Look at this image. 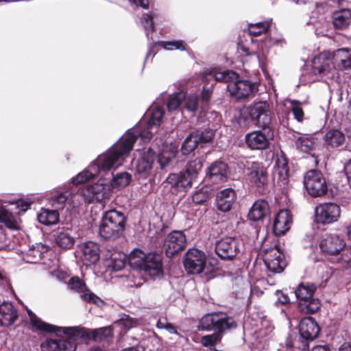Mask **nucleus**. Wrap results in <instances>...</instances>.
I'll return each instance as SVG.
<instances>
[{
	"label": "nucleus",
	"mask_w": 351,
	"mask_h": 351,
	"mask_svg": "<svg viewBox=\"0 0 351 351\" xmlns=\"http://www.w3.org/2000/svg\"><path fill=\"white\" fill-rule=\"evenodd\" d=\"M276 295L278 296V301L280 303H281L282 304H286L289 303L290 300H289V296L287 294H285L281 291H278L276 293Z\"/></svg>",
	"instance_id": "nucleus-62"
},
{
	"label": "nucleus",
	"mask_w": 351,
	"mask_h": 351,
	"mask_svg": "<svg viewBox=\"0 0 351 351\" xmlns=\"http://www.w3.org/2000/svg\"><path fill=\"white\" fill-rule=\"evenodd\" d=\"M291 110L292 111L294 118L298 121L302 122L304 117V113L301 106V103L296 100L290 101Z\"/></svg>",
	"instance_id": "nucleus-54"
},
{
	"label": "nucleus",
	"mask_w": 351,
	"mask_h": 351,
	"mask_svg": "<svg viewBox=\"0 0 351 351\" xmlns=\"http://www.w3.org/2000/svg\"><path fill=\"white\" fill-rule=\"evenodd\" d=\"M231 97L236 99H244L253 97L257 91V85L247 80H239L238 77L227 86Z\"/></svg>",
	"instance_id": "nucleus-10"
},
{
	"label": "nucleus",
	"mask_w": 351,
	"mask_h": 351,
	"mask_svg": "<svg viewBox=\"0 0 351 351\" xmlns=\"http://www.w3.org/2000/svg\"><path fill=\"white\" fill-rule=\"evenodd\" d=\"M151 110L147 128L141 132H136V136L139 135L145 141L151 139L154 130V132L156 131V128L160 124L164 114L163 110L157 106H152ZM132 132L135 134L134 132Z\"/></svg>",
	"instance_id": "nucleus-22"
},
{
	"label": "nucleus",
	"mask_w": 351,
	"mask_h": 351,
	"mask_svg": "<svg viewBox=\"0 0 351 351\" xmlns=\"http://www.w3.org/2000/svg\"><path fill=\"white\" fill-rule=\"evenodd\" d=\"M249 179L258 187L265 186L267 182L266 169L260 164L253 162L250 167Z\"/></svg>",
	"instance_id": "nucleus-32"
},
{
	"label": "nucleus",
	"mask_w": 351,
	"mask_h": 351,
	"mask_svg": "<svg viewBox=\"0 0 351 351\" xmlns=\"http://www.w3.org/2000/svg\"><path fill=\"white\" fill-rule=\"evenodd\" d=\"M314 140L306 135L298 137L295 141L296 147L303 152H310L314 147Z\"/></svg>",
	"instance_id": "nucleus-45"
},
{
	"label": "nucleus",
	"mask_w": 351,
	"mask_h": 351,
	"mask_svg": "<svg viewBox=\"0 0 351 351\" xmlns=\"http://www.w3.org/2000/svg\"><path fill=\"white\" fill-rule=\"evenodd\" d=\"M65 327H58L56 328L57 333L63 332L64 337L60 339H47L44 341L40 348L42 351H75L76 341L73 338L69 337V334L64 332L63 328Z\"/></svg>",
	"instance_id": "nucleus-9"
},
{
	"label": "nucleus",
	"mask_w": 351,
	"mask_h": 351,
	"mask_svg": "<svg viewBox=\"0 0 351 351\" xmlns=\"http://www.w3.org/2000/svg\"><path fill=\"white\" fill-rule=\"evenodd\" d=\"M141 23L146 31V35L147 38L149 37V30L153 31L154 29V24L152 21V17L149 14H144L143 16Z\"/></svg>",
	"instance_id": "nucleus-57"
},
{
	"label": "nucleus",
	"mask_w": 351,
	"mask_h": 351,
	"mask_svg": "<svg viewBox=\"0 0 351 351\" xmlns=\"http://www.w3.org/2000/svg\"><path fill=\"white\" fill-rule=\"evenodd\" d=\"M131 181V175L127 172L117 174L111 183L112 187L122 189L128 186Z\"/></svg>",
	"instance_id": "nucleus-46"
},
{
	"label": "nucleus",
	"mask_w": 351,
	"mask_h": 351,
	"mask_svg": "<svg viewBox=\"0 0 351 351\" xmlns=\"http://www.w3.org/2000/svg\"><path fill=\"white\" fill-rule=\"evenodd\" d=\"M178 147L174 143H170L163 147L158 155V163L161 169H165L171 160L176 158L178 153Z\"/></svg>",
	"instance_id": "nucleus-34"
},
{
	"label": "nucleus",
	"mask_w": 351,
	"mask_h": 351,
	"mask_svg": "<svg viewBox=\"0 0 351 351\" xmlns=\"http://www.w3.org/2000/svg\"><path fill=\"white\" fill-rule=\"evenodd\" d=\"M154 161V152L149 148H145L141 152V156L136 165V173L142 178H147L151 174Z\"/></svg>",
	"instance_id": "nucleus-21"
},
{
	"label": "nucleus",
	"mask_w": 351,
	"mask_h": 351,
	"mask_svg": "<svg viewBox=\"0 0 351 351\" xmlns=\"http://www.w3.org/2000/svg\"><path fill=\"white\" fill-rule=\"evenodd\" d=\"M212 91L210 89H203L202 92V99L204 101L207 102L211 96Z\"/></svg>",
	"instance_id": "nucleus-64"
},
{
	"label": "nucleus",
	"mask_w": 351,
	"mask_h": 351,
	"mask_svg": "<svg viewBox=\"0 0 351 351\" xmlns=\"http://www.w3.org/2000/svg\"><path fill=\"white\" fill-rule=\"evenodd\" d=\"M0 222L3 223L8 228L17 230L20 228V221L12 213L3 206H0Z\"/></svg>",
	"instance_id": "nucleus-38"
},
{
	"label": "nucleus",
	"mask_w": 351,
	"mask_h": 351,
	"mask_svg": "<svg viewBox=\"0 0 351 351\" xmlns=\"http://www.w3.org/2000/svg\"><path fill=\"white\" fill-rule=\"evenodd\" d=\"M335 70L351 69V51L346 48L339 49L332 53Z\"/></svg>",
	"instance_id": "nucleus-31"
},
{
	"label": "nucleus",
	"mask_w": 351,
	"mask_h": 351,
	"mask_svg": "<svg viewBox=\"0 0 351 351\" xmlns=\"http://www.w3.org/2000/svg\"><path fill=\"white\" fill-rule=\"evenodd\" d=\"M273 176L274 180L282 185L288 182L289 168L287 159L283 156L277 157Z\"/></svg>",
	"instance_id": "nucleus-30"
},
{
	"label": "nucleus",
	"mask_w": 351,
	"mask_h": 351,
	"mask_svg": "<svg viewBox=\"0 0 351 351\" xmlns=\"http://www.w3.org/2000/svg\"><path fill=\"white\" fill-rule=\"evenodd\" d=\"M136 140V135L128 131L114 147L97 157L95 162L90 165V169L98 173L122 165L124 158L128 156Z\"/></svg>",
	"instance_id": "nucleus-1"
},
{
	"label": "nucleus",
	"mask_w": 351,
	"mask_h": 351,
	"mask_svg": "<svg viewBox=\"0 0 351 351\" xmlns=\"http://www.w3.org/2000/svg\"><path fill=\"white\" fill-rule=\"evenodd\" d=\"M227 177L228 165L223 162H215L206 170V178L213 184L223 182Z\"/></svg>",
	"instance_id": "nucleus-23"
},
{
	"label": "nucleus",
	"mask_w": 351,
	"mask_h": 351,
	"mask_svg": "<svg viewBox=\"0 0 351 351\" xmlns=\"http://www.w3.org/2000/svg\"><path fill=\"white\" fill-rule=\"evenodd\" d=\"M236 200L235 191L230 188L219 191L216 197V204L218 210L221 212H228Z\"/></svg>",
	"instance_id": "nucleus-27"
},
{
	"label": "nucleus",
	"mask_w": 351,
	"mask_h": 351,
	"mask_svg": "<svg viewBox=\"0 0 351 351\" xmlns=\"http://www.w3.org/2000/svg\"><path fill=\"white\" fill-rule=\"evenodd\" d=\"M346 241L337 234H328L323 237L319 241V248L330 261L339 250L346 247Z\"/></svg>",
	"instance_id": "nucleus-11"
},
{
	"label": "nucleus",
	"mask_w": 351,
	"mask_h": 351,
	"mask_svg": "<svg viewBox=\"0 0 351 351\" xmlns=\"http://www.w3.org/2000/svg\"><path fill=\"white\" fill-rule=\"evenodd\" d=\"M125 217L121 211L114 209L104 213L99 228V234L104 239L119 238L125 229Z\"/></svg>",
	"instance_id": "nucleus-2"
},
{
	"label": "nucleus",
	"mask_w": 351,
	"mask_h": 351,
	"mask_svg": "<svg viewBox=\"0 0 351 351\" xmlns=\"http://www.w3.org/2000/svg\"><path fill=\"white\" fill-rule=\"evenodd\" d=\"M180 191L186 190L191 186L193 181L196 179L192 177L191 174L187 173L185 170L184 173L179 174Z\"/></svg>",
	"instance_id": "nucleus-55"
},
{
	"label": "nucleus",
	"mask_w": 351,
	"mask_h": 351,
	"mask_svg": "<svg viewBox=\"0 0 351 351\" xmlns=\"http://www.w3.org/2000/svg\"><path fill=\"white\" fill-rule=\"evenodd\" d=\"M27 313L29 317L30 328L34 332H56V328L58 327L47 324L43 322L30 309L26 307Z\"/></svg>",
	"instance_id": "nucleus-29"
},
{
	"label": "nucleus",
	"mask_w": 351,
	"mask_h": 351,
	"mask_svg": "<svg viewBox=\"0 0 351 351\" xmlns=\"http://www.w3.org/2000/svg\"><path fill=\"white\" fill-rule=\"evenodd\" d=\"M206 198L207 196L202 191L195 192L192 196L193 201L197 204L205 202Z\"/></svg>",
	"instance_id": "nucleus-61"
},
{
	"label": "nucleus",
	"mask_w": 351,
	"mask_h": 351,
	"mask_svg": "<svg viewBox=\"0 0 351 351\" xmlns=\"http://www.w3.org/2000/svg\"><path fill=\"white\" fill-rule=\"evenodd\" d=\"M269 204L266 201L258 200L252 205L248 217L252 221L261 220L269 213Z\"/></svg>",
	"instance_id": "nucleus-35"
},
{
	"label": "nucleus",
	"mask_w": 351,
	"mask_h": 351,
	"mask_svg": "<svg viewBox=\"0 0 351 351\" xmlns=\"http://www.w3.org/2000/svg\"><path fill=\"white\" fill-rule=\"evenodd\" d=\"M330 262L342 268L351 267V247L346 245V247L332 257Z\"/></svg>",
	"instance_id": "nucleus-37"
},
{
	"label": "nucleus",
	"mask_w": 351,
	"mask_h": 351,
	"mask_svg": "<svg viewBox=\"0 0 351 351\" xmlns=\"http://www.w3.org/2000/svg\"><path fill=\"white\" fill-rule=\"evenodd\" d=\"M269 26L270 23L268 21L250 24L249 27V32L252 36H257L265 32Z\"/></svg>",
	"instance_id": "nucleus-51"
},
{
	"label": "nucleus",
	"mask_w": 351,
	"mask_h": 351,
	"mask_svg": "<svg viewBox=\"0 0 351 351\" xmlns=\"http://www.w3.org/2000/svg\"><path fill=\"white\" fill-rule=\"evenodd\" d=\"M263 261L268 270L274 274L282 272L286 265L283 254L276 247L265 251Z\"/></svg>",
	"instance_id": "nucleus-18"
},
{
	"label": "nucleus",
	"mask_w": 351,
	"mask_h": 351,
	"mask_svg": "<svg viewBox=\"0 0 351 351\" xmlns=\"http://www.w3.org/2000/svg\"><path fill=\"white\" fill-rule=\"evenodd\" d=\"M77 253L80 261L86 265L95 264L99 259V248L91 241L80 245Z\"/></svg>",
	"instance_id": "nucleus-19"
},
{
	"label": "nucleus",
	"mask_w": 351,
	"mask_h": 351,
	"mask_svg": "<svg viewBox=\"0 0 351 351\" xmlns=\"http://www.w3.org/2000/svg\"><path fill=\"white\" fill-rule=\"evenodd\" d=\"M311 72L314 75L321 77H326L332 80L338 77L332 53L323 51L315 56L311 61Z\"/></svg>",
	"instance_id": "nucleus-4"
},
{
	"label": "nucleus",
	"mask_w": 351,
	"mask_h": 351,
	"mask_svg": "<svg viewBox=\"0 0 351 351\" xmlns=\"http://www.w3.org/2000/svg\"><path fill=\"white\" fill-rule=\"evenodd\" d=\"M69 337L73 339H93L95 341H102L112 336V329L110 326L88 330L84 328L74 326L63 328Z\"/></svg>",
	"instance_id": "nucleus-5"
},
{
	"label": "nucleus",
	"mask_w": 351,
	"mask_h": 351,
	"mask_svg": "<svg viewBox=\"0 0 351 351\" xmlns=\"http://www.w3.org/2000/svg\"><path fill=\"white\" fill-rule=\"evenodd\" d=\"M79 194L87 202H91L93 200L102 201L109 198L110 186L108 181L101 178L94 184L81 188L79 190Z\"/></svg>",
	"instance_id": "nucleus-7"
},
{
	"label": "nucleus",
	"mask_w": 351,
	"mask_h": 351,
	"mask_svg": "<svg viewBox=\"0 0 351 351\" xmlns=\"http://www.w3.org/2000/svg\"><path fill=\"white\" fill-rule=\"evenodd\" d=\"M299 331L303 339L313 340L317 337L319 333V327L314 319L305 317L300 322Z\"/></svg>",
	"instance_id": "nucleus-25"
},
{
	"label": "nucleus",
	"mask_w": 351,
	"mask_h": 351,
	"mask_svg": "<svg viewBox=\"0 0 351 351\" xmlns=\"http://www.w3.org/2000/svg\"><path fill=\"white\" fill-rule=\"evenodd\" d=\"M17 208L23 212L27 210L30 206L29 202H25L23 200H19L16 202Z\"/></svg>",
	"instance_id": "nucleus-63"
},
{
	"label": "nucleus",
	"mask_w": 351,
	"mask_h": 351,
	"mask_svg": "<svg viewBox=\"0 0 351 351\" xmlns=\"http://www.w3.org/2000/svg\"><path fill=\"white\" fill-rule=\"evenodd\" d=\"M184 99L185 94L182 92L171 95L167 102L168 110L169 111L176 110Z\"/></svg>",
	"instance_id": "nucleus-50"
},
{
	"label": "nucleus",
	"mask_w": 351,
	"mask_h": 351,
	"mask_svg": "<svg viewBox=\"0 0 351 351\" xmlns=\"http://www.w3.org/2000/svg\"><path fill=\"white\" fill-rule=\"evenodd\" d=\"M202 168V161L199 158H196L189 162L186 171L189 174L192 175V177L197 178L199 172Z\"/></svg>",
	"instance_id": "nucleus-53"
},
{
	"label": "nucleus",
	"mask_w": 351,
	"mask_h": 351,
	"mask_svg": "<svg viewBox=\"0 0 351 351\" xmlns=\"http://www.w3.org/2000/svg\"><path fill=\"white\" fill-rule=\"evenodd\" d=\"M199 143V133L195 132L190 134L184 141L182 152L183 154H189L193 152Z\"/></svg>",
	"instance_id": "nucleus-42"
},
{
	"label": "nucleus",
	"mask_w": 351,
	"mask_h": 351,
	"mask_svg": "<svg viewBox=\"0 0 351 351\" xmlns=\"http://www.w3.org/2000/svg\"><path fill=\"white\" fill-rule=\"evenodd\" d=\"M292 223L291 216L287 210H280L275 216L273 224L274 232L276 235L285 234Z\"/></svg>",
	"instance_id": "nucleus-26"
},
{
	"label": "nucleus",
	"mask_w": 351,
	"mask_h": 351,
	"mask_svg": "<svg viewBox=\"0 0 351 351\" xmlns=\"http://www.w3.org/2000/svg\"><path fill=\"white\" fill-rule=\"evenodd\" d=\"M236 323L231 317L221 313L208 314L200 320L199 328L202 330H214L218 332L234 328Z\"/></svg>",
	"instance_id": "nucleus-6"
},
{
	"label": "nucleus",
	"mask_w": 351,
	"mask_h": 351,
	"mask_svg": "<svg viewBox=\"0 0 351 351\" xmlns=\"http://www.w3.org/2000/svg\"><path fill=\"white\" fill-rule=\"evenodd\" d=\"M97 173V171H95L93 169H90V166L88 169L82 171L73 178V183L75 184H83L94 178Z\"/></svg>",
	"instance_id": "nucleus-47"
},
{
	"label": "nucleus",
	"mask_w": 351,
	"mask_h": 351,
	"mask_svg": "<svg viewBox=\"0 0 351 351\" xmlns=\"http://www.w3.org/2000/svg\"><path fill=\"white\" fill-rule=\"evenodd\" d=\"M184 100L186 109L193 114L197 108V97L196 95H189L187 97H185Z\"/></svg>",
	"instance_id": "nucleus-56"
},
{
	"label": "nucleus",
	"mask_w": 351,
	"mask_h": 351,
	"mask_svg": "<svg viewBox=\"0 0 351 351\" xmlns=\"http://www.w3.org/2000/svg\"><path fill=\"white\" fill-rule=\"evenodd\" d=\"M345 141L343 134L338 130L328 131L325 136V141L332 147H339Z\"/></svg>",
	"instance_id": "nucleus-41"
},
{
	"label": "nucleus",
	"mask_w": 351,
	"mask_h": 351,
	"mask_svg": "<svg viewBox=\"0 0 351 351\" xmlns=\"http://www.w3.org/2000/svg\"><path fill=\"white\" fill-rule=\"evenodd\" d=\"M184 265L189 273L199 274L205 267L206 256L197 249H191L184 256Z\"/></svg>",
	"instance_id": "nucleus-14"
},
{
	"label": "nucleus",
	"mask_w": 351,
	"mask_h": 351,
	"mask_svg": "<svg viewBox=\"0 0 351 351\" xmlns=\"http://www.w3.org/2000/svg\"><path fill=\"white\" fill-rule=\"evenodd\" d=\"M304 186L312 197H319L328 191V186L323 174L317 170L307 171L304 179Z\"/></svg>",
	"instance_id": "nucleus-8"
},
{
	"label": "nucleus",
	"mask_w": 351,
	"mask_h": 351,
	"mask_svg": "<svg viewBox=\"0 0 351 351\" xmlns=\"http://www.w3.org/2000/svg\"><path fill=\"white\" fill-rule=\"evenodd\" d=\"M18 318V313L14 306L10 302L0 304V324L9 326L14 323Z\"/></svg>",
	"instance_id": "nucleus-28"
},
{
	"label": "nucleus",
	"mask_w": 351,
	"mask_h": 351,
	"mask_svg": "<svg viewBox=\"0 0 351 351\" xmlns=\"http://www.w3.org/2000/svg\"><path fill=\"white\" fill-rule=\"evenodd\" d=\"M156 45H160L167 50L176 49L180 51H184L186 49L184 43L182 40L160 41L158 42Z\"/></svg>",
	"instance_id": "nucleus-52"
},
{
	"label": "nucleus",
	"mask_w": 351,
	"mask_h": 351,
	"mask_svg": "<svg viewBox=\"0 0 351 351\" xmlns=\"http://www.w3.org/2000/svg\"><path fill=\"white\" fill-rule=\"evenodd\" d=\"M166 182L167 184H171L172 186L175 187L178 191H180L179 174H176V173L170 174L167 177Z\"/></svg>",
	"instance_id": "nucleus-59"
},
{
	"label": "nucleus",
	"mask_w": 351,
	"mask_h": 351,
	"mask_svg": "<svg viewBox=\"0 0 351 351\" xmlns=\"http://www.w3.org/2000/svg\"><path fill=\"white\" fill-rule=\"evenodd\" d=\"M38 220L44 225H52L59 220V213L55 210L42 209L38 214Z\"/></svg>",
	"instance_id": "nucleus-40"
},
{
	"label": "nucleus",
	"mask_w": 351,
	"mask_h": 351,
	"mask_svg": "<svg viewBox=\"0 0 351 351\" xmlns=\"http://www.w3.org/2000/svg\"><path fill=\"white\" fill-rule=\"evenodd\" d=\"M332 23L335 28H347L351 24V11L343 9L335 12L332 14Z\"/></svg>",
	"instance_id": "nucleus-36"
},
{
	"label": "nucleus",
	"mask_w": 351,
	"mask_h": 351,
	"mask_svg": "<svg viewBox=\"0 0 351 351\" xmlns=\"http://www.w3.org/2000/svg\"><path fill=\"white\" fill-rule=\"evenodd\" d=\"M69 287L71 289L77 291L80 295V298L89 303L95 304L99 306L103 301L95 294L91 292L86 287L85 283L78 277H73L69 282Z\"/></svg>",
	"instance_id": "nucleus-20"
},
{
	"label": "nucleus",
	"mask_w": 351,
	"mask_h": 351,
	"mask_svg": "<svg viewBox=\"0 0 351 351\" xmlns=\"http://www.w3.org/2000/svg\"><path fill=\"white\" fill-rule=\"evenodd\" d=\"M249 113L256 125L262 128H267L271 123L269 106L266 101L255 103L250 107Z\"/></svg>",
	"instance_id": "nucleus-16"
},
{
	"label": "nucleus",
	"mask_w": 351,
	"mask_h": 351,
	"mask_svg": "<svg viewBox=\"0 0 351 351\" xmlns=\"http://www.w3.org/2000/svg\"><path fill=\"white\" fill-rule=\"evenodd\" d=\"M106 265L114 271L121 270L125 265L126 255L119 251L108 252L106 254Z\"/></svg>",
	"instance_id": "nucleus-33"
},
{
	"label": "nucleus",
	"mask_w": 351,
	"mask_h": 351,
	"mask_svg": "<svg viewBox=\"0 0 351 351\" xmlns=\"http://www.w3.org/2000/svg\"><path fill=\"white\" fill-rule=\"evenodd\" d=\"M241 243L234 237H226L216 243L217 255L225 260H232L240 252Z\"/></svg>",
	"instance_id": "nucleus-13"
},
{
	"label": "nucleus",
	"mask_w": 351,
	"mask_h": 351,
	"mask_svg": "<svg viewBox=\"0 0 351 351\" xmlns=\"http://www.w3.org/2000/svg\"><path fill=\"white\" fill-rule=\"evenodd\" d=\"M273 136L272 133L267 128L263 131H254L245 136V143L251 149H266Z\"/></svg>",
	"instance_id": "nucleus-15"
},
{
	"label": "nucleus",
	"mask_w": 351,
	"mask_h": 351,
	"mask_svg": "<svg viewBox=\"0 0 351 351\" xmlns=\"http://www.w3.org/2000/svg\"><path fill=\"white\" fill-rule=\"evenodd\" d=\"M214 136L213 131H206V132L199 133V142L208 143L210 142Z\"/></svg>",
	"instance_id": "nucleus-60"
},
{
	"label": "nucleus",
	"mask_w": 351,
	"mask_h": 351,
	"mask_svg": "<svg viewBox=\"0 0 351 351\" xmlns=\"http://www.w3.org/2000/svg\"><path fill=\"white\" fill-rule=\"evenodd\" d=\"M316 287L313 284L300 283L295 291L299 300L300 311L305 314L314 313L320 308V302L313 297Z\"/></svg>",
	"instance_id": "nucleus-3"
},
{
	"label": "nucleus",
	"mask_w": 351,
	"mask_h": 351,
	"mask_svg": "<svg viewBox=\"0 0 351 351\" xmlns=\"http://www.w3.org/2000/svg\"><path fill=\"white\" fill-rule=\"evenodd\" d=\"M114 324L125 329L129 330L138 325V321L130 317L129 315H124L121 318L114 322Z\"/></svg>",
	"instance_id": "nucleus-49"
},
{
	"label": "nucleus",
	"mask_w": 351,
	"mask_h": 351,
	"mask_svg": "<svg viewBox=\"0 0 351 351\" xmlns=\"http://www.w3.org/2000/svg\"><path fill=\"white\" fill-rule=\"evenodd\" d=\"M56 243L64 249L71 248L75 242L74 238L68 231L59 232L56 237Z\"/></svg>",
	"instance_id": "nucleus-44"
},
{
	"label": "nucleus",
	"mask_w": 351,
	"mask_h": 351,
	"mask_svg": "<svg viewBox=\"0 0 351 351\" xmlns=\"http://www.w3.org/2000/svg\"><path fill=\"white\" fill-rule=\"evenodd\" d=\"M219 339V335L214 333L210 335H206L202 338V343L204 346H211Z\"/></svg>",
	"instance_id": "nucleus-58"
},
{
	"label": "nucleus",
	"mask_w": 351,
	"mask_h": 351,
	"mask_svg": "<svg viewBox=\"0 0 351 351\" xmlns=\"http://www.w3.org/2000/svg\"><path fill=\"white\" fill-rule=\"evenodd\" d=\"M340 208L336 204H322L315 208V220L319 223H331L337 221L340 217Z\"/></svg>",
	"instance_id": "nucleus-12"
},
{
	"label": "nucleus",
	"mask_w": 351,
	"mask_h": 351,
	"mask_svg": "<svg viewBox=\"0 0 351 351\" xmlns=\"http://www.w3.org/2000/svg\"><path fill=\"white\" fill-rule=\"evenodd\" d=\"M210 75L216 81L223 82L228 83V84L238 77V75L232 71L214 70Z\"/></svg>",
	"instance_id": "nucleus-43"
},
{
	"label": "nucleus",
	"mask_w": 351,
	"mask_h": 351,
	"mask_svg": "<svg viewBox=\"0 0 351 351\" xmlns=\"http://www.w3.org/2000/svg\"><path fill=\"white\" fill-rule=\"evenodd\" d=\"M142 270L145 274L152 277L160 276L162 274V257L160 254L156 253L147 254V257L145 262Z\"/></svg>",
	"instance_id": "nucleus-24"
},
{
	"label": "nucleus",
	"mask_w": 351,
	"mask_h": 351,
	"mask_svg": "<svg viewBox=\"0 0 351 351\" xmlns=\"http://www.w3.org/2000/svg\"><path fill=\"white\" fill-rule=\"evenodd\" d=\"M147 257V254L141 250L136 249L130 253L128 257V262L130 265L134 269L142 270Z\"/></svg>",
	"instance_id": "nucleus-39"
},
{
	"label": "nucleus",
	"mask_w": 351,
	"mask_h": 351,
	"mask_svg": "<svg viewBox=\"0 0 351 351\" xmlns=\"http://www.w3.org/2000/svg\"><path fill=\"white\" fill-rule=\"evenodd\" d=\"M186 239L182 231H173L169 233L165 241V247L168 256H173L176 253L183 250L186 247Z\"/></svg>",
	"instance_id": "nucleus-17"
},
{
	"label": "nucleus",
	"mask_w": 351,
	"mask_h": 351,
	"mask_svg": "<svg viewBox=\"0 0 351 351\" xmlns=\"http://www.w3.org/2000/svg\"><path fill=\"white\" fill-rule=\"evenodd\" d=\"M70 193L69 192L54 193L51 196V202L52 206L56 208H63L64 203L68 199Z\"/></svg>",
	"instance_id": "nucleus-48"
}]
</instances>
